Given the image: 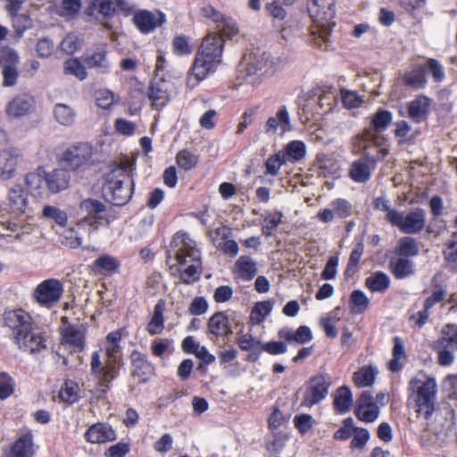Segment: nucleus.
Listing matches in <instances>:
<instances>
[{
    "mask_svg": "<svg viewBox=\"0 0 457 457\" xmlns=\"http://www.w3.org/2000/svg\"><path fill=\"white\" fill-rule=\"evenodd\" d=\"M177 164L183 170L193 169L198 162V157L187 150H181L176 156Z\"/></svg>",
    "mask_w": 457,
    "mask_h": 457,
    "instance_id": "53",
    "label": "nucleus"
},
{
    "mask_svg": "<svg viewBox=\"0 0 457 457\" xmlns=\"http://www.w3.org/2000/svg\"><path fill=\"white\" fill-rule=\"evenodd\" d=\"M392 270L396 278H404L414 273V263L409 259L399 257L392 263Z\"/></svg>",
    "mask_w": 457,
    "mask_h": 457,
    "instance_id": "38",
    "label": "nucleus"
},
{
    "mask_svg": "<svg viewBox=\"0 0 457 457\" xmlns=\"http://www.w3.org/2000/svg\"><path fill=\"white\" fill-rule=\"evenodd\" d=\"M369 298L360 290H354L350 297L352 311L355 313L364 312L369 306Z\"/></svg>",
    "mask_w": 457,
    "mask_h": 457,
    "instance_id": "48",
    "label": "nucleus"
},
{
    "mask_svg": "<svg viewBox=\"0 0 457 457\" xmlns=\"http://www.w3.org/2000/svg\"><path fill=\"white\" fill-rule=\"evenodd\" d=\"M3 322L4 328L10 331L14 343L33 327L32 318L21 309L5 311L3 314Z\"/></svg>",
    "mask_w": 457,
    "mask_h": 457,
    "instance_id": "10",
    "label": "nucleus"
},
{
    "mask_svg": "<svg viewBox=\"0 0 457 457\" xmlns=\"http://www.w3.org/2000/svg\"><path fill=\"white\" fill-rule=\"evenodd\" d=\"M40 217L48 220H53L62 227L66 224L68 220L67 214L64 211L53 205H45L42 209Z\"/></svg>",
    "mask_w": 457,
    "mask_h": 457,
    "instance_id": "41",
    "label": "nucleus"
},
{
    "mask_svg": "<svg viewBox=\"0 0 457 457\" xmlns=\"http://www.w3.org/2000/svg\"><path fill=\"white\" fill-rule=\"evenodd\" d=\"M329 386L328 378L324 375H318L312 378L304 392L301 405L311 408L319 403L328 395Z\"/></svg>",
    "mask_w": 457,
    "mask_h": 457,
    "instance_id": "14",
    "label": "nucleus"
},
{
    "mask_svg": "<svg viewBox=\"0 0 457 457\" xmlns=\"http://www.w3.org/2000/svg\"><path fill=\"white\" fill-rule=\"evenodd\" d=\"M81 39L75 33L67 34L60 43V48L67 54H72L80 46Z\"/></svg>",
    "mask_w": 457,
    "mask_h": 457,
    "instance_id": "54",
    "label": "nucleus"
},
{
    "mask_svg": "<svg viewBox=\"0 0 457 457\" xmlns=\"http://www.w3.org/2000/svg\"><path fill=\"white\" fill-rule=\"evenodd\" d=\"M370 141H371V132L369 128H366L363 130L362 134L357 135L353 138V142L355 151L358 153H361L362 155L367 159H369V157H370L369 149H370Z\"/></svg>",
    "mask_w": 457,
    "mask_h": 457,
    "instance_id": "44",
    "label": "nucleus"
},
{
    "mask_svg": "<svg viewBox=\"0 0 457 457\" xmlns=\"http://www.w3.org/2000/svg\"><path fill=\"white\" fill-rule=\"evenodd\" d=\"M286 158L293 161H300L302 160L306 154V147L303 142L299 140H294L289 142L285 149Z\"/></svg>",
    "mask_w": 457,
    "mask_h": 457,
    "instance_id": "45",
    "label": "nucleus"
},
{
    "mask_svg": "<svg viewBox=\"0 0 457 457\" xmlns=\"http://www.w3.org/2000/svg\"><path fill=\"white\" fill-rule=\"evenodd\" d=\"M333 404L338 413H345L350 410L353 404V397L348 386H343L337 389Z\"/></svg>",
    "mask_w": 457,
    "mask_h": 457,
    "instance_id": "32",
    "label": "nucleus"
},
{
    "mask_svg": "<svg viewBox=\"0 0 457 457\" xmlns=\"http://www.w3.org/2000/svg\"><path fill=\"white\" fill-rule=\"evenodd\" d=\"M8 205L11 212L16 216L25 213L28 207V197L21 186L15 185L9 189Z\"/></svg>",
    "mask_w": 457,
    "mask_h": 457,
    "instance_id": "26",
    "label": "nucleus"
},
{
    "mask_svg": "<svg viewBox=\"0 0 457 457\" xmlns=\"http://www.w3.org/2000/svg\"><path fill=\"white\" fill-rule=\"evenodd\" d=\"M245 69L249 83L259 84L262 78L273 71L274 62L265 52L252 53L244 57Z\"/></svg>",
    "mask_w": 457,
    "mask_h": 457,
    "instance_id": "8",
    "label": "nucleus"
},
{
    "mask_svg": "<svg viewBox=\"0 0 457 457\" xmlns=\"http://www.w3.org/2000/svg\"><path fill=\"white\" fill-rule=\"evenodd\" d=\"M94 266L105 271H116L119 269V262L112 256L104 254L99 256L95 262Z\"/></svg>",
    "mask_w": 457,
    "mask_h": 457,
    "instance_id": "57",
    "label": "nucleus"
},
{
    "mask_svg": "<svg viewBox=\"0 0 457 457\" xmlns=\"http://www.w3.org/2000/svg\"><path fill=\"white\" fill-rule=\"evenodd\" d=\"M386 220L397 227L405 234H415L420 232L426 222V213L421 208H416L413 211L404 214L400 212H390L386 214Z\"/></svg>",
    "mask_w": 457,
    "mask_h": 457,
    "instance_id": "9",
    "label": "nucleus"
},
{
    "mask_svg": "<svg viewBox=\"0 0 457 457\" xmlns=\"http://www.w3.org/2000/svg\"><path fill=\"white\" fill-rule=\"evenodd\" d=\"M63 293V284L55 278L46 279L37 286L33 297L36 302L47 309L54 306Z\"/></svg>",
    "mask_w": 457,
    "mask_h": 457,
    "instance_id": "11",
    "label": "nucleus"
},
{
    "mask_svg": "<svg viewBox=\"0 0 457 457\" xmlns=\"http://www.w3.org/2000/svg\"><path fill=\"white\" fill-rule=\"evenodd\" d=\"M235 273L243 280L250 281L257 274L256 262L247 255L240 256L235 264Z\"/></svg>",
    "mask_w": 457,
    "mask_h": 457,
    "instance_id": "29",
    "label": "nucleus"
},
{
    "mask_svg": "<svg viewBox=\"0 0 457 457\" xmlns=\"http://www.w3.org/2000/svg\"><path fill=\"white\" fill-rule=\"evenodd\" d=\"M208 328L216 337H225L232 333L228 317L223 312H216L209 319Z\"/></svg>",
    "mask_w": 457,
    "mask_h": 457,
    "instance_id": "31",
    "label": "nucleus"
},
{
    "mask_svg": "<svg viewBox=\"0 0 457 457\" xmlns=\"http://www.w3.org/2000/svg\"><path fill=\"white\" fill-rule=\"evenodd\" d=\"M434 351L436 353V363L442 367L451 366L455 361L454 350L436 341L433 345Z\"/></svg>",
    "mask_w": 457,
    "mask_h": 457,
    "instance_id": "37",
    "label": "nucleus"
},
{
    "mask_svg": "<svg viewBox=\"0 0 457 457\" xmlns=\"http://www.w3.org/2000/svg\"><path fill=\"white\" fill-rule=\"evenodd\" d=\"M54 115L55 120L63 126L71 125L75 119L73 110L64 104H57L54 105Z\"/></svg>",
    "mask_w": 457,
    "mask_h": 457,
    "instance_id": "39",
    "label": "nucleus"
},
{
    "mask_svg": "<svg viewBox=\"0 0 457 457\" xmlns=\"http://www.w3.org/2000/svg\"><path fill=\"white\" fill-rule=\"evenodd\" d=\"M85 437L91 444H104L113 441L116 438V435L110 426L96 423L87 430Z\"/></svg>",
    "mask_w": 457,
    "mask_h": 457,
    "instance_id": "25",
    "label": "nucleus"
},
{
    "mask_svg": "<svg viewBox=\"0 0 457 457\" xmlns=\"http://www.w3.org/2000/svg\"><path fill=\"white\" fill-rule=\"evenodd\" d=\"M34 104L32 96H18L7 104L5 113L9 118H21L31 112Z\"/></svg>",
    "mask_w": 457,
    "mask_h": 457,
    "instance_id": "20",
    "label": "nucleus"
},
{
    "mask_svg": "<svg viewBox=\"0 0 457 457\" xmlns=\"http://www.w3.org/2000/svg\"><path fill=\"white\" fill-rule=\"evenodd\" d=\"M438 342L450 347L452 350L457 349V325L447 324L442 329Z\"/></svg>",
    "mask_w": 457,
    "mask_h": 457,
    "instance_id": "42",
    "label": "nucleus"
},
{
    "mask_svg": "<svg viewBox=\"0 0 457 457\" xmlns=\"http://www.w3.org/2000/svg\"><path fill=\"white\" fill-rule=\"evenodd\" d=\"M90 7L93 12L102 14L104 17H110L115 12L113 0H92Z\"/></svg>",
    "mask_w": 457,
    "mask_h": 457,
    "instance_id": "50",
    "label": "nucleus"
},
{
    "mask_svg": "<svg viewBox=\"0 0 457 457\" xmlns=\"http://www.w3.org/2000/svg\"><path fill=\"white\" fill-rule=\"evenodd\" d=\"M395 253L400 257H414L419 253V245L414 238L403 237L398 240Z\"/></svg>",
    "mask_w": 457,
    "mask_h": 457,
    "instance_id": "36",
    "label": "nucleus"
},
{
    "mask_svg": "<svg viewBox=\"0 0 457 457\" xmlns=\"http://www.w3.org/2000/svg\"><path fill=\"white\" fill-rule=\"evenodd\" d=\"M409 389L417 393L418 413L425 419H428L435 410L437 391L436 379L424 373H420L411 379Z\"/></svg>",
    "mask_w": 457,
    "mask_h": 457,
    "instance_id": "5",
    "label": "nucleus"
},
{
    "mask_svg": "<svg viewBox=\"0 0 457 457\" xmlns=\"http://www.w3.org/2000/svg\"><path fill=\"white\" fill-rule=\"evenodd\" d=\"M351 178L358 182H363L370 177V167L366 162L361 161L354 162L350 170Z\"/></svg>",
    "mask_w": 457,
    "mask_h": 457,
    "instance_id": "49",
    "label": "nucleus"
},
{
    "mask_svg": "<svg viewBox=\"0 0 457 457\" xmlns=\"http://www.w3.org/2000/svg\"><path fill=\"white\" fill-rule=\"evenodd\" d=\"M237 344L243 351H253L258 348L262 349V341L254 337L250 333H245L238 336Z\"/></svg>",
    "mask_w": 457,
    "mask_h": 457,
    "instance_id": "56",
    "label": "nucleus"
},
{
    "mask_svg": "<svg viewBox=\"0 0 457 457\" xmlns=\"http://www.w3.org/2000/svg\"><path fill=\"white\" fill-rule=\"evenodd\" d=\"M163 310L164 304L162 301H159L154 306L153 316L146 327L149 334H160L164 328Z\"/></svg>",
    "mask_w": 457,
    "mask_h": 457,
    "instance_id": "34",
    "label": "nucleus"
},
{
    "mask_svg": "<svg viewBox=\"0 0 457 457\" xmlns=\"http://www.w3.org/2000/svg\"><path fill=\"white\" fill-rule=\"evenodd\" d=\"M169 82L163 79H154L148 88V97L152 105L159 109L163 107L170 100Z\"/></svg>",
    "mask_w": 457,
    "mask_h": 457,
    "instance_id": "22",
    "label": "nucleus"
},
{
    "mask_svg": "<svg viewBox=\"0 0 457 457\" xmlns=\"http://www.w3.org/2000/svg\"><path fill=\"white\" fill-rule=\"evenodd\" d=\"M62 344L68 346L71 352L80 353L86 347V328L84 326H75L68 321L66 317L62 318L60 327Z\"/></svg>",
    "mask_w": 457,
    "mask_h": 457,
    "instance_id": "12",
    "label": "nucleus"
},
{
    "mask_svg": "<svg viewBox=\"0 0 457 457\" xmlns=\"http://www.w3.org/2000/svg\"><path fill=\"white\" fill-rule=\"evenodd\" d=\"M132 21L140 32L147 34L161 27L166 18L164 13L160 11L140 10L134 13Z\"/></svg>",
    "mask_w": 457,
    "mask_h": 457,
    "instance_id": "16",
    "label": "nucleus"
},
{
    "mask_svg": "<svg viewBox=\"0 0 457 457\" xmlns=\"http://www.w3.org/2000/svg\"><path fill=\"white\" fill-rule=\"evenodd\" d=\"M61 242L70 248L81 246L80 237L77 236L74 227L64 229L61 234Z\"/></svg>",
    "mask_w": 457,
    "mask_h": 457,
    "instance_id": "60",
    "label": "nucleus"
},
{
    "mask_svg": "<svg viewBox=\"0 0 457 457\" xmlns=\"http://www.w3.org/2000/svg\"><path fill=\"white\" fill-rule=\"evenodd\" d=\"M54 50L53 40L48 37L39 39L36 46L37 56L40 58H47L52 55Z\"/></svg>",
    "mask_w": 457,
    "mask_h": 457,
    "instance_id": "63",
    "label": "nucleus"
},
{
    "mask_svg": "<svg viewBox=\"0 0 457 457\" xmlns=\"http://www.w3.org/2000/svg\"><path fill=\"white\" fill-rule=\"evenodd\" d=\"M291 129L290 115L286 106L279 107L276 114L270 117L264 126V131L268 135H275L278 130H280V134L283 135Z\"/></svg>",
    "mask_w": 457,
    "mask_h": 457,
    "instance_id": "18",
    "label": "nucleus"
},
{
    "mask_svg": "<svg viewBox=\"0 0 457 457\" xmlns=\"http://www.w3.org/2000/svg\"><path fill=\"white\" fill-rule=\"evenodd\" d=\"M79 209L80 214L84 215L82 220L97 222L96 220L105 212V205L96 199L87 198L79 203Z\"/></svg>",
    "mask_w": 457,
    "mask_h": 457,
    "instance_id": "27",
    "label": "nucleus"
},
{
    "mask_svg": "<svg viewBox=\"0 0 457 457\" xmlns=\"http://www.w3.org/2000/svg\"><path fill=\"white\" fill-rule=\"evenodd\" d=\"M353 379L358 387L370 386L371 385V365H364L355 371Z\"/></svg>",
    "mask_w": 457,
    "mask_h": 457,
    "instance_id": "52",
    "label": "nucleus"
},
{
    "mask_svg": "<svg viewBox=\"0 0 457 457\" xmlns=\"http://www.w3.org/2000/svg\"><path fill=\"white\" fill-rule=\"evenodd\" d=\"M433 100L427 96L420 95L417 96L407 104L409 118L415 122L424 120L430 112Z\"/></svg>",
    "mask_w": 457,
    "mask_h": 457,
    "instance_id": "23",
    "label": "nucleus"
},
{
    "mask_svg": "<svg viewBox=\"0 0 457 457\" xmlns=\"http://www.w3.org/2000/svg\"><path fill=\"white\" fill-rule=\"evenodd\" d=\"M96 151L88 143H78L62 154V161L71 170H84L95 162Z\"/></svg>",
    "mask_w": 457,
    "mask_h": 457,
    "instance_id": "7",
    "label": "nucleus"
},
{
    "mask_svg": "<svg viewBox=\"0 0 457 457\" xmlns=\"http://www.w3.org/2000/svg\"><path fill=\"white\" fill-rule=\"evenodd\" d=\"M363 253V245L359 243L355 245L354 249L352 251L345 275L346 277L353 276L357 270V265L361 261V255Z\"/></svg>",
    "mask_w": 457,
    "mask_h": 457,
    "instance_id": "51",
    "label": "nucleus"
},
{
    "mask_svg": "<svg viewBox=\"0 0 457 457\" xmlns=\"http://www.w3.org/2000/svg\"><path fill=\"white\" fill-rule=\"evenodd\" d=\"M79 386L73 381H66L60 390L59 396L67 403H73L79 399Z\"/></svg>",
    "mask_w": 457,
    "mask_h": 457,
    "instance_id": "47",
    "label": "nucleus"
},
{
    "mask_svg": "<svg viewBox=\"0 0 457 457\" xmlns=\"http://www.w3.org/2000/svg\"><path fill=\"white\" fill-rule=\"evenodd\" d=\"M70 181V172L65 169L46 171L38 168L35 172L28 173L25 177V183L30 193L41 198L67 189Z\"/></svg>",
    "mask_w": 457,
    "mask_h": 457,
    "instance_id": "3",
    "label": "nucleus"
},
{
    "mask_svg": "<svg viewBox=\"0 0 457 457\" xmlns=\"http://www.w3.org/2000/svg\"><path fill=\"white\" fill-rule=\"evenodd\" d=\"M393 120L392 112L386 110H378L373 115V128L379 130H384Z\"/></svg>",
    "mask_w": 457,
    "mask_h": 457,
    "instance_id": "59",
    "label": "nucleus"
},
{
    "mask_svg": "<svg viewBox=\"0 0 457 457\" xmlns=\"http://www.w3.org/2000/svg\"><path fill=\"white\" fill-rule=\"evenodd\" d=\"M356 417L362 421H371V394L364 391L356 401Z\"/></svg>",
    "mask_w": 457,
    "mask_h": 457,
    "instance_id": "33",
    "label": "nucleus"
},
{
    "mask_svg": "<svg viewBox=\"0 0 457 457\" xmlns=\"http://www.w3.org/2000/svg\"><path fill=\"white\" fill-rule=\"evenodd\" d=\"M126 166L113 169L107 176L106 189L115 205L125 204L132 196L133 181L126 172Z\"/></svg>",
    "mask_w": 457,
    "mask_h": 457,
    "instance_id": "6",
    "label": "nucleus"
},
{
    "mask_svg": "<svg viewBox=\"0 0 457 457\" xmlns=\"http://www.w3.org/2000/svg\"><path fill=\"white\" fill-rule=\"evenodd\" d=\"M77 236L80 237V245L83 241L90 238L97 229V222H91L88 220H81L74 226Z\"/></svg>",
    "mask_w": 457,
    "mask_h": 457,
    "instance_id": "46",
    "label": "nucleus"
},
{
    "mask_svg": "<svg viewBox=\"0 0 457 457\" xmlns=\"http://www.w3.org/2000/svg\"><path fill=\"white\" fill-rule=\"evenodd\" d=\"M202 13L216 24L218 33H209L203 39L194 64L188 72L186 84L188 87H195L205 79L207 74L221 62L224 38L237 35L238 29L234 20L227 17L211 5L202 8Z\"/></svg>",
    "mask_w": 457,
    "mask_h": 457,
    "instance_id": "1",
    "label": "nucleus"
},
{
    "mask_svg": "<svg viewBox=\"0 0 457 457\" xmlns=\"http://www.w3.org/2000/svg\"><path fill=\"white\" fill-rule=\"evenodd\" d=\"M65 74L72 75L79 80H84L87 76L86 67L77 58H71L63 62Z\"/></svg>",
    "mask_w": 457,
    "mask_h": 457,
    "instance_id": "40",
    "label": "nucleus"
},
{
    "mask_svg": "<svg viewBox=\"0 0 457 457\" xmlns=\"http://www.w3.org/2000/svg\"><path fill=\"white\" fill-rule=\"evenodd\" d=\"M132 365L131 374L139 378L140 382H146L153 372V367L146 356L140 352L134 350L130 354Z\"/></svg>",
    "mask_w": 457,
    "mask_h": 457,
    "instance_id": "24",
    "label": "nucleus"
},
{
    "mask_svg": "<svg viewBox=\"0 0 457 457\" xmlns=\"http://www.w3.org/2000/svg\"><path fill=\"white\" fill-rule=\"evenodd\" d=\"M25 337L19 338L14 344L18 346L19 350L29 352L31 354L40 353L46 348V337L43 333L37 332L33 329V333L29 336V340L25 341Z\"/></svg>",
    "mask_w": 457,
    "mask_h": 457,
    "instance_id": "28",
    "label": "nucleus"
},
{
    "mask_svg": "<svg viewBox=\"0 0 457 457\" xmlns=\"http://www.w3.org/2000/svg\"><path fill=\"white\" fill-rule=\"evenodd\" d=\"M33 435L30 431L21 435L5 453L4 457H33Z\"/></svg>",
    "mask_w": 457,
    "mask_h": 457,
    "instance_id": "21",
    "label": "nucleus"
},
{
    "mask_svg": "<svg viewBox=\"0 0 457 457\" xmlns=\"http://www.w3.org/2000/svg\"><path fill=\"white\" fill-rule=\"evenodd\" d=\"M20 57L16 51L12 48H4L0 52V65L2 67L3 82L4 87L15 86L18 77V65Z\"/></svg>",
    "mask_w": 457,
    "mask_h": 457,
    "instance_id": "13",
    "label": "nucleus"
},
{
    "mask_svg": "<svg viewBox=\"0 0 457 457\" xmlns=\"http://www.w3.org/2000/svg\"><path fill=\"white\" fill-rule=\"evenodd\" d=\"M20 156V152L14 148H5L0 151L1 179L9 180L15 176Z\"/></svg>",
    "mask_w": 457,
    "mask_h": 457,
    "instance_id": "19",
    "label": "nucleus"
},
{
    "mask_svg": "<svg viewBox=\"0 0 457 457\" xmlns=\"http://www.w3.org/2000/svg\"><path fill=\"white\" fill-rule=\"evenodd\" d=\"M287 162V159L286 158V154H283L282 152L269 157L265 164L267 173L272 176L278 175L281 166Z\"/></svg>",
    "mask_w": 457,
    "mask_h": 457,
    "instance_id": "55",
    "label": "nucleus"
},
{
    "mask_svg": "<svg viewBox=\"0 0 457 457\" xmlns=\"http://www.w3.org/2000/svg\"><path fill=\"white\" fill-rule=\"evenodd\" d=\"M446 296V290L441 286H436L429 296L424 301V306L430 311L436 304L441 303Z\"/></svg>",
    "mask_w": 457,
    "mask_h": 457,
    "instance_id": "58",
    "label": "nucleus"
},
{
    "mask_svg": "<svg viewBox=\"0 0 457 457\" xmlns=\"http://www.w3.org/2000/svg\"><path fill=\"white\" fill-rule=\"evenodd\" d=\"M280 0H273L265 5V9L270 16L272 17L274 23L281 29L283 38H287L290 36L288 29L281 23L287 18V11L282 7Z\"/></svg>",
    "mask_w": 457,
    "mask_h": 457,
    "instance_id": "30",
    "label": "nucleus"
},
{
    "mask_svg": "<svg viewBox=\"0 0 457 457\" xmlns=\"http://www.w3.org/2000/svg\"><path fill=\"white\" fill-rule=\"evenodd\" d=\"M341 97L344 105L348 109L357 108L361 106L363 102L362 98L354 91L342 89Z\"/></svg>",
    "mask_w": 457,
    "mask_h": 457,
    "instance_id": "62",
    "label": "nucleus"
},
{
    "mask_svg": "<svg viewBox=\"0 0 457 457\" xmlns=\"http://www.w3.org/2000/svg\"><path fill=\"white\" fill-rule=\"evenodd\" d=\"M170 246L175 248L174 255L180 280L185 284L197 281L202 273V260L195 242L188 234L178 232L173 237Z\"/></svg>",
    "mask_w": 457,
    "mask_h": 457,
    "instance_id": "2",
    "label": "nucleus"
},
{
    "mask_svg": "<svg viewBox=\"0 0 457 457\" xmlns=\"http://www.w3.org/2000/svg\"><path fill=\"white\" fill-rule=\"evenodd\" d=\"M82 58L87 67L96 69L101 73H106L110 69L106 45H99L87 50Z\"/></svg>",
    "mask_w": 457,
    "mask_h": 457,
    "instance_id": "17",
    "label": "nucleus"
},
{
    "mask_svg": "<svg viewBox=\"0 0 457 457\" xmlns=\"http://www.w3.org/2000/svg\"><path fill=\"white\" fill-rule=\"evenodd\" d=\"M273 307L271 301L258 302L251 312V320L255 324H261L265 318L270 313Z\"/></svg>",
    "mask_w": 457,
    "mask_h": 457,
    "instance_id": "43",
    "label": "nucleus"
},
{
    "mask_svg": "<svg viewBox=\"0 0 457 457\" xmlns=\"http://www.w3.org/2000/svg\"><path fill=\"white\" fill-rule=\"evenodd\" d=\"M96 102L102 109H109L114 103V94L108 89H100L96 92Z\"/></svg>",
    "mask_w": 457,
    "mask_h": 457,
    "instance_id": "61",
    "label": "nucleus"
},
{
    "mask_svg": "<svg viewBox=\"0 0 457 457\" xmlns=\"http://www.w3.org/2000/svg\"><path fill=\"white\" fill-rule=\"evenodd\" d=\"M403 82L405 85L413 88H420L427 84L425 70L423 67L418 65L411 71L406 72L403 76Z\"/></svg>",
    "mask_w": 457,
    "mask_h": 457,
    "instance_id": "35",
    "label": "nucleus"
},
{
    "mask_svg": "<svg viewBox=\"0 0 457 457\" xmlns=\"http://www.w3.org/2000/svg\"><path fill=\"white\" fill-rule=\"evenodd\" d=\"M334 0H312L309 6L310 16L315 25L312 34H318L316 44L320 46L328 41L333 26L336 10Z\"/></svg>",
    "mask_w": 457,
    "mask_h": 457,
    "instance_id": "4",
    "label": "nucleus"
},
{
    "mask_svg": "<svg viewBox=\"0 0 457 457\" xmlns=\"http://www.w3.org/2000/svg\"><path fill=\"white\" fill-rule=\"evenodd\" d=\"M91 373L94 374L99 381L102 387L109 388L110 383L118 376L119 371L116 370L114 364L105 360L103 363L100 360L98 352H94L90 361Z\"/></svg>",
    "mask_w": 457,
    "mask_h": 457,
    "instance_id": "15",
    "label": "nucleus"
},
{
    "mask_svg": "<svg viewBox=\"0 0 457 457\" xmlns=\"http://www.w3.org/2000/svg\"><path fill=\"white\" fill-rule=\"evenodd\" d=\"M444 256L448 263H454L457 262V232L453 233L452 237L446 244L444 250Z\"/></svg>",
    "mask_w": 457,
    "mask_h": 457,
    "instance_id": "64",
    "label": "nucleus"
}]
</instances>
